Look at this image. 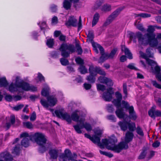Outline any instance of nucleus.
<instances>
[{
	"label": "nucleus",
	"mask_w": 161,
	"mask_h": 161,
	"mask_svg": "<svg viewBox=\"0 0 161 161\" xmlns=\"http://www.w3.org/2000/svg\"><path fill=\"white\" fill-rule=\"evenodd\" d=\"M20 137L24 138L21 142V144L25 147L29 146V139L36 142L40 146L39 150L41 153L45 152L50 146V144L47 142L45 135L41 133L37 132L29 135L27 132H25L21 134Z\"/></svg>",
	"instance_id": "obj_1"
},
{
	"label": "nucleus",
	"mask_w": 161,
	"mask_h": 161,
	"mask_svg": "<svg viewBox=\"0 0 161 161\" xmlns=\"http://www.w3.org/2000/svg\"><path fill=\"white\" fill-rule=\"evenodd\" d=\"M100 136L95 135L92 136L91 141L94 143L97 144L101 148H104L105 146L107 149L114 151L115 152L119 153L122 148L121 147L122 145H125L124 148L127 147V145H125L123 142L120 143L118 146H115V143L117 141L115 137H113L108 140L103 139L102 141V143L100 142Z\"/></svg>",
	"instance_id": "obj_2"
},
{
	"label": "nucleus",
	"mask_w": 161,
	"mask_h": 161,
	"mask_svg": "<svg viewBox=\"0 0 161 161\" xmlns=\"http://www.w3.org/2000/svg\"><path fill=\"white\" fill-rule=\"evenodd\" d=\"M138 38L139 43L143 45L149 44L152 47H157L158 43V40L155 38L154 34H146L144 35L140 32H136L135 34H133L130 36V38L133 40V41L136 42V39Z\"/></svg>",
	"instance_id": "obj_3"
},
{
	"label": "nucleus",
	"mask_w": 161,
	"mask_h": 161,
	"mask_svg": "<svg viewBox=\"0 0 161 161\" xmlns=\"http://www.w3.org/2000/svg\"><path fill=\"white\" fill-rule=\"evenodd\" d=\"M19 88H21L22 90L27 91H31L34 92L37 90L36 87L30 85L27 83L21 80L20 77L17 76L16 77L15 84L12 83L9 86L8 89L9 91L11 92L17 91L20 92L19 90Z\"/></svg>",
	"instance_id": "obj_4"
},
{
	"label": "nucleus",
	"mask_w": 161,
	"mask_h": 161,
	"mask_svg": "<svg viewBox=\"0 0 161 161\" xmlns=\"http://www.w3.org/2000/svg\"><path fill=\"white\" fill-rule=\"evenodd\" d=\"M59 50L61 52L62 56L64 57L61 58L60 59L62 65L66 66L69 64V61L65 58H68L69 56L70 53L75 51V46L71 44L63 43L60 45Z\"/></svg>",
	"instance_id": "obj_5"
},
{
	"label": "nucleus",
	"mask_w": 161,
	"mask_h": 161,
	"mask_svg": "<svg viewBox=\"0 0 161 161\" xmlns=\"http://www.w3.org/2000/svg\"><path fill=\"white\" fill-rule=\"evenodd\" d=\"M55 113L57 117L66 121H79V119L80 112L78 110H75L73 112L71 116L67 113L64 112V110L62 109L55 110Z\"/></svg>",
	"instance_id": "obj_6"
},
{
	"label": "nucleus",
	"mask_w": 161,
	"mask_h": 161,
	"mask_svg": "<svg viewBox=\"0 0 161 161\" xmlns=\"http://www.w3.org/2000/svg\"><path fill=\"white\" fill-rule=\"evenodd\" d=\"M115 95L116 99H114L112 102L117 108L115 113L118 118H123L125 116V113L123 112V108H119L122 99V96L121 94L118 92H115Z\"/></svg>",
	"instance_id": "obj_7"
},
{
	"label": "nucleus",
	"mask_w": 161,
	"mask_h": 161,
	"mask_svg": "<svg viewBox=\"0 0 161 161\" xmlns=\"http://www.w3.org/2000/svg\"><path fill=\"white\" fill-rule=\"evenodd\" d=\"M76 125L73 126V127L76 131L79 134L81 133V129L85 128L87 131H90L92 129L91 125L86 121H77Z\"/></svg>",
	"instance_id": "obj_8"
},
{
	"label": "nucleus",
	"mask_w": 161,
	"mask_h": 161,
	"mask_svg": "<svg viewBox=\"0 0 161 161\" xmlns=\"http://www.w3.org/2000/svg\"><path fill=\"white\" fill-rule=\"evenodd\" d=\"M119 125L124 131L128 129L130 131H134L136 129L135 123L132 121H119Z\"/></svg>",
	"instance_id": "obj_9"
},
{
	"label": "nucleus",
	"mask_w": 161,
	"mask_h": 161,
	"mask_svg": "<svg viewBox=\"0 0 161 161\" xmlns=\"http://www.w3.org/2000/svg\"><path fill=\"white\" fill-rule=\"evenodd\" d=\"M47 101L43 98H42L40 103L43 107L48 108L49 106H54L57 103V100L56 98L53 96H50L47 97Z\"/></svg>",
	"instance_id": "obj_10"
},
{
	"label": "nucleus",
	"mask_w": 161,
	"mask_h": 161,
	"mask_svg": "<svg viewBox=\"0 0 161 161\" xmlns=\"http://www.w3.org/2000/svg\"><path fill=\"white\" fill-rule=\"evenodd\" d=\"M121 10L120 8H118L113 12L107 19L103 26H106L110 24L118 17Z\"/></svg>",
	"instance_id": "obj_11"
},
{
	"label": "nucleus",
	"mask_w": 161,
	"mask_h": 161,
	"mask_svg": "<svg viewBox=\"0 0 161 161\" xmlns=\"http://www.w3.org/2000/svg\"><path fill=\"white\" fill-rule=\"evenodd\" d=\"M132 131H128L126 133L125 138V142H120L118 145H116L115 144V146H117L119 145L122 142H123L125 145H127V147L124 148L125 145H122L121 147L122 148L121 150L119 152V153L123 149H126L128 148V146L127 143L130 142L131 141L133 138L134 135L133 133L132 132Z\"/></svg>",
	"instance_id": "obj_12"
},
{
	"label": "nucleus",
	"mask_w": 161,
	"mask_h": 161,
	"mask_svg": "<svg viewBox=\"0 0 161 161\" xmlns=\"http://www.w3.org/2000/svg\"><path fill=\"white\" fill-rule=\"evenodd\" d=\"M122 104L125 108L129 110L130 116L132 119L134 120H136L137 118V116L134 112L133 106H130L128 103L125 101H122Z\"/></svg>",
	"instance_id": "obj_13"
},
{
	"label": "nucleus",
	"mask_w": 161,
	"mask_h": 161,
	"mask_svg": "<svg viewBox=\"0 0 161 161\" xmlns=\"http://www.w3.org/2000/svg\"><path fill=\"white\" fill-rule=\"evenodd\" d=\"M114 92L111 87H109L107 89V92H104L102 96V98L106 101H110L112 99V95Z\"/></svg>",
	"instance_id": "obj_14"
},
{
	"label": "nucleus",
	"mask_w": 161,
	"mask_h": 161,
	"mask_svg": "<svg viewBox=\"0 0 161 161\" xmlns=\"http://www.w3.org/2000/svg\"><path fill=\"white\" fill-rule=\"evenodd\" d=\"M156 107H153L148 112L149 115L152 118H154L155 116L161 117V111L155 110Z\"/></svg>",
	"instance_id": "obj_15"
},
{
	"label": "nucleus",
	"mask_w": 161,
	"mask_h": 161,
	"mask_svg": "<svg viewBox=\"0 0 161 161\" xmlns=\"http://www.w3.org/2000/svg\"><path fill=\"white\" fill-rule=\"evenodd\" d=\"M89 70L90 71L91 73H92L93 71L95 73H96V75L97 73L104 75L106 74L105 71L99 67H94L92 66H90Z\"/></svg>",
	"instance_id": "obj_16"
},
{
	"label": "nucleus",
	"mask_w": 161,
	"mask_h": 161,
	"mask_svg": "<svg viewBox=\"0 0 161 161\" xmlns=\"http://www.w3.org/2000/svg\"><path fill=\"white\" fill-rule=\"evenodd\" d=\"M77 20L74 16H70L68 20L65 23V25L68 26H72L76 27L77 26Z\"/></svg>",
	"instance_id": "obj_17"
},
{
	"label": "nucleus",
	"mask_w": 161,
	"mask_h": 161,
	"mask_svg": "<svg viewBox=\"0 0 161 161\" xmlns=\"http://www.w3.org/2000/svg\"><path fill=\"white\" fill-rule=\"evenodd\" d=\"M98 80L101 83L105 84L108 86H111L113 84L110 79L104 76H100L98 78Z\"/></svg>",
	"instance_id": "obj_18"
},
{
	"label": "nucleus",
	"mask_w": 161,
	"mask_h": 161,
	"mask_svg": "<svg viewBox=\"0 0 161 161\" xmlns=\"http://www.w3.org/2000/svg\"><path fill=\"white\" fill-rule=\"evenodd\" d=\"M0 158H4L5 161H14L12 156L8 152L2 153L0 154Z\"/></svg>",
	"instance_id": "obj_19"
},
{
	"label": "nucleus",
	"mask_w": 161,
	"mask_h": 161,
	"mask_svg": "<svg viewBox=\"0 0 161 161\" xmlns=\"http://www.w3.org/2000/svg\"><path fill=\"white\" fill-rule=\"evenodd\" d=\"M58 150L55 149H51L49 150V153L50 158L53 159H57L58 157Z\"/></svg>",
	"instance_id": "obj_20"
},
{
	"label": "nucleus",
	"mask_w": 161,
	"mask_h": 161,
	"mask_svg": "<svg viewBox=\"0 0 161 161\" xmlns=\"http://www.w3.org/2000/svg\"><path fill=\"white\" fill-rule=\"evenodd\" d=\"M121 50L122 51L124 52L125 54L128 58L129 59L132 58V54L129 49L126 48L125 46L122 45L121 46Z\"/></svg>",
	"instance_id": "obj_21"
},
{
	"label": "nucleus",
	"mask_w": 161,
	"mask_h": 161,
	"mask_svg": "<svg viewBox=\"0 0 161 161\" xmlns=\"http://www.w3.org/2000/svg\"><path fill=\"white\" fill-rule=\"evenodd\" d=\"M90 75L86 77V80L91 83H93L95 82L96 80L95 77L96 75V73L92 71V73H91L90 71L89 70Z\"/></svg>",
	"instance_id": "obj_22"
},
{
	"label": "nucleus",
	"mask_w": 161,
	"mask_h": 161,
	"mask_svg": "<svg viewBox=\"0 0 161 161\" xmlns=\"http://www.w3.org/2000/svg\"><path fill=\"white\" fill-rule=\"evenodd\" d=\"M155 66L154 72L156 74V77L158 78V80L161 82V73H160L161 69L157 64Z\"/></svg>",
	"instance_id": "obj_23"
},
{
	"label": "nucleus",
	"mask_w": 161,
	"mask_h": 161,
	"mask_svg": "<svg viewBox=\"0 0 161 161\" xmlns=\"http://www.w3.org/2000/svg\"><path fill=\"white\" fill-rule=\"evenodd\" d=\"M50 88L48 86L46 85L45 87L43 88L41 94L42 95L45 96L47 97L49 94V91Z\"/></svg>",
	"instance_id": "obj_24"
},
{
	"label": "nucleus",
	"mask_w": 161,
	"mask_h": 161,
	"mask_svg": "<svg viewBox=\"0 0 161 161\" xmlns=\"http://www.w3.org/2000/svg\"><path fill=\"white\" fill-rule=\"evenodd\" d=\"M65 153L66 154L65 155H61L59 158L60 161H66V160L68 158L67 154H69L71 153L70 151L68 149H66L65 151Z\"/></svg>",
	"instance_id": "obj_25"
},
{
	"label": "nucleus",
	"mask_w": 161,
	"mask_h": 161,
	"mask_svg": "<svg viewBox=\"0 0 161 161\" xmlns=\"http://www.w3.org/2000/svg\"><path fill=\"white\" fill-rule=\"evenodd\" d=\"M99 18V15L98 13H96L93 16V19L92 22V27H93L97 24Z\"/></svg>",
	"instance_id": "obj_26"
},
{
	"label": "nucleus",
	"mask_w": 161,
	"mask_h": 161,
	"mask_svg": "<svg viewBox=\"0 0 161 161\" xmlns=\"http://www.w3.org/2000/svg\"><path fill=\"white\" fill-rule=\"evenodd\" d=\"M70 1H68V0H65L63 2V7L66 10H68L70 8L71 6V2H73L69 0Z\"/></svg>",
	"instance_id": "obj_27"
},
{
	"label": "nucleus",
	"mask_w": 161,
	"mask_h": 161,
	"mask_svg": "<svg viewBox=\"0 0 161 161\" xmlns=\"http://www.w3.org/2000/svg\"><path fill=\"white\" fill-rule=\"evenodd\" d=\"M141 55L143 58L146 59L147 62L149 65L152 66H155L157 64L156 63L155 61L149 58H147L145 54L143 53Z\"/></svg>",
	"instance_id": "obj_28"
},
{
	"label": "nucleus",
	"mask_w": 161,
	"mask_h": 161,
	"mask_svg": "<svg viewBox=\"0 0 161 161\" xmlns=\"http://www.w3.org/2000/svg\"><path fill=\"white\" fill-rule=\"evenodd\" d=\"M23 124L24 127L29 129L33 128L34 126L31 121H24Z\"/></svg>",
	"instance_id": "obj_29"
},
{
	"label": "nucleus",
	"mask_w": 161,
	"mask_h": 161,
	"mask_svg": "<svg viewBox=\"0 0 161 161\" xmlns=\"http://www.w3.org/2000/svg\"><path fill=\"white\" fill-rule=\"evenodd\" d=\"M8 84V82L5 77L0 78V86L6 87Z\"/></svg>",
	"instance_id": "obj_30"
},
{
	"label": "nucleus",
	"mask_w": 161,
	"mask_h": 161,
	"mask_svg": "<svg viewBox=\"0 0 161 161\" xmlns=\"http://www.w3.org/2000/svg\"><path fill=\"white\" fill-rule=\"evenodd\" d=\"M87 41L92 42L94 38L93 32L92 31H89L87 35Z\"/></svg>",
	"instance_id": "obj_31"
},
{
	"label": "nucleus",
	"mask_w": 161,
	"mask_h": 161,
	"mask_svg": "<svg viewBox=\"0 0 161 161\" xmlns=\"http://www.w3.org/2000/svg\"><path fill=\"white\" fill-rule=\"evenodd\" d=\"M136 17H141L143 18H147L151 16L150 14L146 13H141L139 14H135Z\"/></svg>",
	"instance_id": "obj_32"
},
{
	"label": "nucleus",
	"mask_w": 161,
	"mask_h": 161,
	"mask_svg": "<svg viewBox=\"0 0 161 161\" xmlns=\"http://www.w3.org/2000/svg\"><path fill=\"white\" fill-rule=\"evenodd\" d=\"M54 41L53 39H47L46 42V44L49 48H52L54 45Z\"/></svg>",
	"instance_id": "obj_33"
},
{
	"label": "nucleus",
	"mask_w": 161,
	"mask_h": 161,
	"mask_svg": "<svg viewBox=\"0 0 161 161\" xmlns=\"http://www.w3.org/2000/svg\"><path fill=\"white\" fill-rule=\"evenodd\" d=\"M79 71L81 74H85L87 72V70L86 69L83 65H80V67L79 68Z\"/></svg>",
	"instance_id": "obj_34"
},
{
	"label": "nucleus",
	"mask_w": 161,
	"mask_h": 161,
	"mask_svg": "<svg viewBox=\"0 0 161 161\" xmlns=\"http://www.w3.org/2000/svg\"><path fill=\"white\" fill-rule=\"evenodd\" d=\"M111 6L109 5H104L101 8V10L105 12H108L111 10Z\"/></svg>",
	"instance_id": "obj_35"
},
{
	"label": "nucleus",
	"mask_w": 161,
	"mask_h": 161,
	"mask_svg": "<svg viewBox=\"0 0 161 161\" xmlns=\"http://www.w3.org/2000/svg\"><path fill=\"white\" fill-rule=\"evenodd\" d=\"M93 47H94L97 49H99L100 51V53H103L104 49L99 44L97 43H94L92 44Z\"/></svg>",
	"instance_id": "obj_36"
},
{
	"label": "nucleus",
	"mask_w": 161,
	"mask_h": 161,
	"mask_svg": "<svg viewBox=\"0 0 161 161\" xmlns=\"http://www.w3.org/2000/svg\"><path fill=\"white\" fill-rule=\"evenodd\" d=\"M136 132L140 136H144V134L142 129L139 126H137L136 128Z\"/></svg>",
	"instance_id": "obj_37"
},
{
	"label": "nucleus",
	"mask_w": 161,
	"mask_h": 161,
	"mask_svg": "<svg viewBox=\"0 0 161 161\" xmlns=\"http://www.w3.org/2000/svg\"><path fill=\"white\" fill-rule=\"evenodd\" d=\"M154 26L153 25H149L148 26L147 31L148 32L147 34H153V33L154 31Z\"/></svg>",
	"instance_id": "obj_38"
},
{
	"label": "nucleus",
	"mask_w": 161,
	"mask_h": 161,
	"mask_svg": "<svg viewBox=\"0 0 161 161\" xmlns=\"http://www.w3.org/2000/svg\"><path fill=\"white\" fill-rule=\"evenodd\" d=\"M99 152L101 154L105 155L109 158H111L113 156V154L110 153H107L106 152L102 151L101 150H100Z\"/></svg>",
	"instance_id": "obj_39"
},
{
	"label": "nucleus",
	"mask_w": 161,
	"mask_h": 161,
	"mask_svg": "<svg viewBox=\"0 0 161 161\" xmlns=\"http://www.w3.org/2000/svg\"><path fill=\"white\" fill-rule=\"evenodd\" d=\"M96 85L98 90L103 92L105 90L106 87L105 86L101 84H97Z\"/></svg>",
	"instance_id": "obj_40"
},
{
	"label": "nucleus",
	"mask_w": 161,
	"mask_h": 161,
	"mask_svg": "<svg viewBox=\"0 0 161 161\" xmlns=\"http://www.w3.org/2000/svg\"><path fill=\"white\" fill-rule=\"evenodd\" d=\"M147 153L146 150H143L139 156L138 157L139 159H142L146 157Z\"/></svg>",
	"instance_id": "obj_41"
},
{
	"label": "nucleus",
	"mask_w": 161,
	"mask_h": 161,
	"mask_svg": "<svg viewBox=\"0 0 161 161\" xmlns=\"http://www.w3.org/2000/svg\"><path fill=\"white\" fill-rule=\"evenodd\" d=\"M19 145H18L16 146L14 148L12 151V153L16 155H18L19 153Z\"/></svg>",
	"instance_id": "obj_42"
},
{
	"label": "nucleus",
	"mask_w": 161,
	"mask_h": 161,
	"mask_svg": "<svg viewBox=\"0 0 161 161\" xmlns=\"http://www.w3.org/2000/svg\"><path fill=\"white\" fill-rule=\"evenodd\" d=\"M76 48L77 49L76 52L78 54H80L82 53V50L80 46L78 44H77L75 46Z\"/></svg>",
	"instance_id": "obj_43"
},
{
	"label": "nucleus",
	"mask_w": 161,
	"mask_h": 161,
	"mask_svg": "<svg viewBox=\"0 0 161 161\" xmlns=\"http://www.w3.org/2000/svg\"><path fill=\"white\" fill-rule=\"evenodd\" d=\"M151 83L155 87L158 89H161V85L157 83L155 80H152Z\"/></svg>",
	"instance_id": "obj_44"
},
{
	"label": "nucleus",
	"mask_w": 161,
	"mask_h": 161,
	"mask_svg": "<svg viewBox=\"0 0 161 161\" xmlns=\"http://www.w3.org/2000/svg\"><path fill=\"white\" fill-rule=\"evenodd\" d=\"M117 51V48H114L113 50H112L110 54L108 55L109 58H113L116 52Z\"/></svg>",
	"instance_id": "obj_45"
},
{
	"label": "nucleus",
	"mask_w": 161,
	"mask_h": 161,
	"mask_svg": "<svg viewBox=\"0 0 161 161\" xmlns=\"http://www.w3.org/2000/svg\"><path fill=\"white\" fill-rule=\"evenodd\" d=\"M75 61L77 64H79L80 65H83L84 64L83 60L80 57L76 58L75 59Z\"/></svg>",
	"instance_id": "obj_46"
},
{
	"label": "nucleus",
	"mask_w": 161,
	"mask_h": 161,
	"mask_svg": "<svg viewBox=\"0 0 161 161\" xmlns=\"http://www.w3.org/2000/svg\"><path fill=\"white\" fill-rule=\"evenodd\" d=\"M103 2V0H100L99 1H97L95 5V8L96 9L98 8L102 4Z\"/></svg>",
	"instance_id": "obj_47"
},
{
	"label": "nucleus",
	"mask_w": 161,
	"mask_h": 161,
	"mask_svg": "<svg viewBox=\"0 0 161 161\" xmlns=\"http://www.w3.org/2000/svg\"><path fill=\"white\" fill-rule=\"evenodd\" d=\"M19 122V121H9V122H7L6 123L5 126L7 128H9V127H10V126L11 124L13 125V124H15L16 123V122L17 123V124Z\"/></svg>",
	"instance_id": "obj_48"
},
{
	"label": "nucleus",
	"mask_w": 161,
	"mask_h": 161,
	"mask_svg": "<svg viewBox=\"0 0 161 161\" xmlns=\"http://www.w3.org/2000/svg\"><path fill=\"white\" fill-rule=\"evenodd\" d=\"M107 109L109 112L111 113L114 111L113 106L111 104H108L107 107Z\"/></svg>",
	"instance_id": "obj_49"
},
{
	"label": "nucleus",
	"mask_w": 161,
	"mask_h": 161,
	"mask_svg": "<svg viewBox=\"0 0 161 161\" xmlns=\"http://www.w3.org/2000/svg\"><path fill=\"white\" fill-rule=\"evenodd\" d=\"M24 106V105L20 104V105H17V106L14 107L13 108L14 110L17 111L20 109H21Z\"/></svg>",
	"instance_id": "obj_50"
},
{
	"label": "nucleus",
	"mask_w": 161,
	"mask_h": 161,
	"mask_svg": "<svg viewBox=\"0 0 161 161\" xmlns=\"http://www.w3.org/2000/svg\"><path fill=\"white\" fill-rule=\"evenodd\" d=\"M146 54L147 57L150 58L153 57V54L151 53L150 48H148L146 50Z\"/></svg>",
	"instance_id": "obj_51"
},
{
	"label": "nucleus",
	"mask_w": 161,
	"mask_h": 161,
	"mask_svg": "<svg viewBox=\"0 0 161 161\" xmlns=\"http://www.w3.org/2000/svg\"><path fill=\"white\" fill-rule=\"evenodd\" d=\"M22 98V97L19 95H16L13 96V100L14 101H16L20 100Z\"/></svg>",
	"instance_id": "obj_52"
},
{
	"label": "nucleus",
	"mask_w": 161,
	"mask_h": 161,
	"mask_svg": "<svg viewBox=\"0 0 161 161\" xmlns=\"http://www.w3.org/2000/svg\"><path fill=\"white\" fill-rule=\"evenodd\" d=\"M58 21V18L56 16L53 17L52 19V25H55L57 23Z\"/></svg>",
	"instance_id": "obj_53"
},
{
	"label": "nucleus",
	"mask_w": 161,
	"mask_h": 161,
	"mask_svg": "<svg viewBox=\"0 0 161 161\" xmlns=\"http://www.w3.org/2000/svg\"><path fill=\"white\" fill-rule=\"evenodd\" d=\"M123 89L124 94L127 96V85L126 83H124L123 85Z\"/></svg>",
	"instance_id": "obj_54"
},
{
	"label": "nucleus",
	"mask_w": 161,
	"mask_h": 161,
	"mask_svg": "<svg viewBox=\"0 0 161 161\" xmlns=\"http://www.w3.org/2000/svg\"><path fill=\"white\" fill-rule=\"evenodd\" d=\"M6 100L8 101H11L13 100V96H12L10 95H7L5 96Z\"/></svg>",
	"instance_id": "obj_55"
},
{
	"label": "nucleus",
	"mask_w": 161,
	"mask_h": 161,
	"mask_svg": "<svg viewBox=\"0 0 161 161\" xmlns=\"http://www.w3.org/2000/svg\"><path fill=\"white\" fill-rule=\"evenodd\" d=\"M59 55V53L56 51H54L52 52L51 55L52 57L55 58H56L58 57Z\"/></svg>",
	"instance_id": "obj_56"
},
{
	"label": "nucleus",
	"mask_w": 161,
	"mask_h": 161,
	"mask_svg": "<svg viewBox=\"0 0 161 161\" xmlns=\"http://www.w3.org/2000/svg\"><path fill=\"white\" fill-rule=\"evenodd\" d=\"M137 28L142 31H144L145 30V29L142 24H138L137 26Z\"/></svg>",
	"instance_id": "obj_57"
},
{
	"label": "nucleus",
	"mask_w": 161,
	"mask_h": 161,
	"mask_svg": "<svg viewBox=\"0 0 161 161\" xmlns=\"http://www.w3.org/2000/svg\"><path fill=\"white\" fill-rule=\"evenodd\" d=\"M160 145V142L158 141H156L152 145L154 147H157L159 146Z\"/></svg>",
	"instance_id": "obj_58"
},
{
	"label": "nucleus",
	"mask_w": 161,
	"mask_h": 161,
	"mask_svg": "<svg viewBox=\"0 0 161 161\" xmlns=\"http://www.w3.org/2000/svg\"><path fill=\"white\" fill-rule=\"evenodd\" d=\"M84 86L85 88L87 90L90 89L91 87V85L87 83H84Z\"/></svg>",
	"instance_id": "obj_59"
},
{
	"label": "nucleus",
	"mask_w": 161,
	"mask_h": 161,
	"mask_svg": "<svg viewBox=\"0 0 161 161\" xmlns=\"http://www.w3.org/2000/svg\"><path fill=\"white\" fill-rule=\"evenodd\" d=\"M81 19V16H80L79 22L78 23V30H79L82 27V23Z\"/></svg>",
	"instance_id": "obj_60"
},
{
	"label": "nucleus",
	"mask_w": 161,
	"mask_h": 161,
	"mask_svg": "<svg viewBox=\"0 0 161 161\" xmlns=\"http://www.w3.org/2000/svg\"><path fill=\"white\" fill-rule=\"evenodd\" d=\"M101 53V54L102 56L100 58L98 61L99 63H103L105 60V59L103 58V57H104V56L106 55H103V53Z\"/></svg>",
	"instance_id": "obj_61"
},
{
	"label": "nucleus",
	"mask_w": 161,
	"mask_h": 161,
	"mask_svg": "<svg viewBox=\"0 0 161 161\" xmlns=\"http://www.w3.org/2000/svg\"><path fill=\"white\" fill-rule=\"evenodd\" d=\"M51 10L52 12H55L57 10V6L54 4L52 5L51 7Z\"/></svg>",
	"instance_id": "obj_62"
},
{
	"label": "nucleus",
	"mask_w": 161,
	"mask_h": 161,
	"mask_svg": "<svg viewBox=\"0 0 161 161\" xmlns=\"http://www.w3.org/2000/svg\"><path fill=\"white\" fill-rule=\"evenodd\" d=\"M36 114L35 112H34L31 115L30 120H34L36 119Z\"/></svg>",
	"instance_id": "obj_63"
},
{
	"label": "nucleus",
	"mask_w": 161,
	"mask_h": 161,
	"mask_svg": "<svg viewBox=\"0 0 161 161\" xmlns=\"http://www.w3.org/2000/svg\"><path fill=\"white\" fill-rule=\"evenodd\" d=\"M156 101L158 105L161 108V98L159 97L157 98Z\"/></svg>",
	"instance_id": "obj_64"
}]
</instances>
